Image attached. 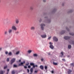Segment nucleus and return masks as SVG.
I'll use <instances>...</instances> for the list:
<instances>
[{"label": "nucleus", "mask_w": 74, "mask_h": 74, "mask_svg": "<svg viewBox=\"0 0 74 74\" xmlns=\"http://www.w3.org/2000/svg\"><path fill=\"white\" fill-rule=\"evenodd\" d=\"M30 10H33V7L31 6L30 7Z\"/></svg>", "instance_id": "obj_17"}, {"label": "nucleus", "mask_w": 74, "mask_h": 74, "mask_svg": "<svg viewBox=\"0 0 74 74\" xmlns=\"http://www.w3.org/2000/svg\"><path fill=\"white\" fill-rule=\"evenodd\" d=\"M15 22L16 24H18L19 23V19H16V20Z\"/></svg>", "instance_id": "obj_10"}, {"label": "nucleus", "mask_w": 74, "mask_h": 74, "mask_svg": "<svg viewBox=\"0 0 74 74\" xmlns=\"http://www.w3.org/2000/svg\"><path fill=\"white\" fill-rule=\"evenodd\" d=\"M27 73H29V70L28 69H27Z\"/></svg>", "instance_id": "obj_40"}, {"label": "nucleus", "mask_w": 74, "mask_h": 74, "mask_svg": "<svg viewBox=\"0 0 74 74\" xmlns=\"http://www.w3.org/2000/svg\"><path fill=\"white\" fill-rule=\"evenodd\" d=\"M19 53H20V52L19 51H17L16 53V55H18V54H19Z\"/></svg>", "instance_id": "obj_18"}, {"label": "nucleus", "mask_w": 74, "mask_h": 74, "mask_svg": "<svg viewBox=\"0 0 74 74\" xmlns=\"http://www.w3.org/2000/svg\"><path fill=\"white\" fill-rule=\"evenodd\" d=\"M53 39L55 41H58V39L56 37H54L53 38Z\"/></svg>", "instance_id": "obj_6"}, {"label": "nucleus", "mask_w": 74, "mask_h": 74, "mask_svg": "<svg viewBox=\"0 0 74 74\" xmlns=\"http://www.w3.org/2000/svg\"><path fill=\"white\" fill-rule=\"evenodd\" d=\"M15 61V59L13 58V59H12L11 62V63H10L11 64H12V63H14Z\"/></svg>", "instance_id": "obj_3"}, {"label": "nucleus", "mask_w": 74, "mask_h": 74, "mask_svg": "<svg viewBox=\"0 0 74 74\" xmlns=\"http://www.w3.org/2000/svg\"><path fill=\"white\" fill-rule=\"evenodd\" d=\"M61 55H62V56L63 55H64L63 52H61Z\"/></svg>", "instance_id": "obj_35"}, {"label": "nucleus", "mask_w": 74, "mask_h": 74, "mask_svg": "<svg viewBox=\"0 0 74 74\" xmlns=\"http://www.w3.org/2000/svg\"><path fill=\"white\" fill-rule=\"evenodd\" d=\"M28 68H29V69H30V68H31V66H30V65H29L28 66Z\"/></svg>", "instance_id": "obj_38"}, {"label": "nucleus", "mask_w": 74, "mask_h": 74, "mask_svg": "<svg viewBox=\"0 0 74 74\" xmlns=\"http://www.w3.org/2000/svg\"><path fill=\"white\" fill-rule=\"evenodd\" d=\"M43 2H44V3H45V2H46V1L45 0H43Z\"/></svg>", "instance_id": "obj_43"}, {"label": "nucleus", "mask_w": 74, "mask_h": 74, "mask_svg": "<svg viewBox=\"0 0 74 74\" xmlns=\"http://www.w3.org/2000/svg\"><path fill=\"white\" fill-rule=\"evenodd\" d=\"M44 60V59L43 58H42L41 59V61H43Z\"/></svg>", "instance_id": "obj_46"}, {"label": "nucleus", "mask_w": 74, "mask_h": 74, "mask_svg": "<svg viewBox=\"0 0 74 74\" xmlns=\"http://www.w3.org/2000/svg\"><path fill=\"white\" fill-rule=\"evenodd\" d=\"M72 42H73L72 41V40H71V42H70V43H71Z\"/></svg>", "instance_id": "obj_51"}, {"label": "nucleus", "mask_w": 74, "mask_h": 74, "mask_svg": "<svg viewBox=\"0 0 74 74\" xmlns=\"http://www.w3.org/2000/svg\"><path fill=\"white\" fill-rule=\"evenodd\" d=\"M24 63H25V62L24 61L23 62H21V64H19L18 66H22L23 65Z\"/></svg>", "instance_id": "obj_9"}, {"label": "nucleus", "mask_w": 74, "mask_h": 74, "mask_svg": "<svg viewBox=\"0 0 74 74\" xmlns=\"http://www.w3.org/2000/svg\"><path fill=\"white\" fill-rule=\"evenodd\" d=\"M70 38V37L69 36H65L64 37V39H65V40H69Z\"/></svg>", "instance_id": "obj_7"}, {"label": "nucleus", "mask_w": 74, "mask_h": 74, "mask_svg": "<svg viewBox=\"0 0 74 74\" xmlns=\"http://www.w3.org/2000/svg\"><path fill=\"white\" fill-rule=\"evenodd\" d=\"M51 73H52V74L54 73V71H51Z\"/></svg>", "instance_id": "obj_39"}, {"label": "nucleus", "mask_w": 74, "mask_h": 74, "mask_svg": "<svg viewBox=\"0 0 74 74\" xmlns=\"http://www.w3.org/2000/svg\"><path fill=\"white\" fill-rule=\"evenodd\" d=\"M7 66H5L4 67V69H7Z\"/></svg>", "instance_id": "obj_28"}, {"label": "nucleus", "mask_w": 74, "mask_h": 74, "mask_svg": "<svg viewBox=\"0 0 74 74\" xmlns=\"http://www.w3.org/2000/svg\"><path fill=\"white\" fill-rule=\"evenodd\" d=\"M33 56L34 57L36 56V57H37V54H34Z\"/></svg>", "instance_id": "obj_20"}, {"label": "nucleus", "mask_w": 74, "mask_h": 74, "mask_svg": "<svg viewBox=\"0 0 74 74\" xmlns=\"http://www.w3.org/2000/svg\"><path fill=\"white\" fill-rule=\"evenodd\" d=\"M1 3V0H0V3Z\"/></svg>", "instance_id": "obj_54"}, {"label": "nucleus", "mask_w": 74, "mask_h": 74, "mask_svg": "<svg viewBox=\"0 0 74 74\" xmlns=\"http://www.w3.org/2000/svg\"><path fill=\"white\" fill-rule=\"evenodd\" d=\"M71 66H74V63H72L71 64Z\"/></svg>", "instance_id": "obj_23"}, {"label": "nucleus", "mask_w": 74, "mask_h": 74, "mask_svg": "<svg viewBox=\"0 0 74 74\" xmlns=\"http://www.w3.org/2000/svg\"><path fill=\"white\" fill-rule=\"evenodd\" d=\"M11 55H12V53H11V52H10L9 53H8V55L9 56Z\"/></svg>", "instance_id": "obj_25"}, {"label": "nucleus", "mask_w": 74, "mask_h": 74, "mask_svg": "<svg viewBox=\"0 0 74 74\" xmlns=\"http://www.w3.org/2000/svg\"><path fill=\"white\" fill-rule=\"evenodd\" d=\"M2 49V48H0V51H1Z\"/></svg>", "instance_id": "obj_49"}, {"label": "nucleus", "mask_w": 74, "mask_h": 74, "mask_svg": "<svg viewBox=\"0 0 74 74\" xmlns=\"http://www.w3.org/2000/svg\"><path fill=\"white\" fill-rule=\"evenodd\" d=\"M49 44H50V45L49 46L50 48H51V49H53L54 48V47H53V46L52 45V44H53L52 43L50 42L49 43Z\"/></svg>", "instance_id": "obj_1"}, {"label": "nucleus", "mask_w": 74, "mask_h": 74, "mask_svg": "<svg viewBox=\"0 0 74 74\" xmlns=\"http://www.w3.org/2000/svg\"><path fill=\"white\" fill-rule=\"evenodd\" d=\"M71 71H72L71 70L69 69V71H68V74H70V73H71Z\"/></svg>", "instance_id": "obj_14"}, {"label": "nucleus", "mask_w": 74, "mask_h": 74, "mask_svg": "<svg viewBox=\"0 0 74 74\" xmlns=\"http://www.w3.org/2000/svg\"><path fill=\"white\" fill-rule=\"evenodd\" d=\"M51 36H50V37H49L48 39V40H49V39H51Z\"/></svg>", "instance_id": "obj_36"}, {"label": "nucleus", "mask_w": 74, "mask_h": 74, "mask_svg": "<svg viewBox=\"0 0 74 74\" xmlns=\"http://www.w3.org/2000/svg\"><path fill=\"white\" fill-rule=\"evenodd\" d=\"M15 33H16V34H18V33H19V32H18V31L16 32Z\"/></svg>", "instance_id": "obj_34"}, {"label": "nucleus", "mask_w": 74, "mask_h": 74, "mask_svg": "<svg viewBox=\"0 0 74 74\" xmlns=\"http://www.w3.org/2000/svg\"><path fill=\"white\" fill-rule=\"evenodd\" d=\"M12 29L13 30H15V31H16V30H17V28L14 25H13V26H12Z\"/></svg>", "instance_id": "obj_2"}, {"label": "nucleus", "mask_w": 74, "mask_h": 74, "mask_svg": "<svg viewBox=\"0 0 74 74\" xmlns=\"http://www.w3.org/2000/svg\"><path fill=\"white\" fill-rule=\"evenodd\" d=\"M12 32V29H9L8 30V32L9 34H11Z\"/></svg>", "instance_id": "obj_11"}, {"label": "nucleus", "mask_w": 74, "mask_h": 74, "mask_svg": "<svg viewBox=\"0 0 74 74\" xmlns=\"http://www.w3.org/2000/svg\"><path fill=\"white\" fill-rule=\"evenodd\" d=\"M8 74V72L6 74Z\"/></svg>", "instance_id": "obj_53"}, {"label": "nucleus", "mask_w": 74, "mask_h": 74, "mask_svg": "<svg viewBox=\"0 0 74 74\" xmlns=\"http://www.w3.org/2000/svg\"><path fill=\"white\" fill-rule=\"evenodd\" d=\"M34 73H38V71H34Z\"/></svg>", "instance_id": "obj_32"}, {"label": "nucleus", "mask_w": 74, "mask_h": 74, "mask_svg": "<svg viewBox=\"0 0 74 74\" xmlns=\"http://www.w3.org/2000/svg\"><path fill=\"white\" fill-rule=\"evenodd\" d=\"M29 63L27 62V63L26 64V66H29Z\"/></svg>", "instance_id": "obj_31"}, {"label": "nucleus", "mask_w": 74, "mask_h": 74, "mask_svg": "<svg viewBox=\"0 0 74 74\" xmlns=\"http://www.w3.org/2000/svg\"><path fill=\"white\" fill-rule=\"evenodd\" d=\"M41 26L42 29V30H44V27H43V26H45V24H42L41 25Z\"/></svg>", "instance_id": "obj_5"}, {"label": "nucleus", "mask_w": 74, "mask_h": 74, "mask_svg": "<svg viewBox=\"0 0 74 74\" xmlns=\"http://www.w3.org/2000/svg\"><path fill=\"white\" fill-rule=\"evenodd\" d=\"M7 62H9V58H8L7 59Z\"/></svg>", "instance_id": "obj_37"}, {"label": "nucleus", "mask_w": 74, "mask_h": 74, "mask_svg": "<svg viewBox=\"0 0 74 74\" xmlns=\"http://www.w3.org/2000/svg\"><path fill=\"white\" fill-rule=\"evenodd\" d=\"M8 33L7 31H5V34H7Z\"/></svg>", "instance_id": "obj_33"}, {"label": "nucleus", "mask_w": 74, "mask_h": 74, "mask_svg": "<svg viewBox=\"0 0 74 74\" xmlns=\"http://www.w3.org/2000/svg\"><path fill=\"white\" fill-rule=\"evenodd\" d=\"M21 62V60H19V62Z\"/></svg>", "instance_id": "obj_50"}, {"label": "nucleus", "mask_w": 74, "mask_h": 74, "mask_svg": "<svg viewBox=\"0 0 74 74\" xmlns=\"http://www.w3.org/2000/svg\"><path fill=\"white\" fill-rule=\"evenodd\" d=\"M28 53H31L32 52V50H29L28 51Z\"/></svg>", "instance_id": "obj_24"}, {"label": "nucleus", "mask_w": 74, "mask_h": 74, "mask_svg": "<svg viewBox=\"0 0 74 74\" xmlns=\"http://www.w3.org/2000/svg\"><path fill=\"white\" fill-rule=\"evenodd\" d=\"M62 34H64L65 33V31H62Z\"/></svg>", "instance_id": "obj_41"}, {"label": "nucleus", "mask_w": 74, "mask_h": 74, "mask_svg": "<svg viewBox=\"0 0 74 74\" xmlns=\"http://www.w3.org/2000/svg\"><path fill=\"white\" fill-rule=\"evenodd\" d=\"M66 29H67V30H68V31H69V29L68 28L66 27Z\"/></svg>", "instance_id": "obj_42"}, {"label": "nucleus", "mask_w": 74, "mask_h": 74, "mask_svg": "<svg viewBox=\"0 0 74 74\" xmlns=\"http://www.w3.org/2000/svg\"><path fill=\"white\" fill-rule=\"evenodd\" d=\"M62 61H63V62H66V60L65 59H62Z\"/></svg>", "instance_id": "obj_30"}, {"label": "nucleus", "mask_w": 74, "mask_h": 74, "mask_svg": "<svg viewBox=\"0 0 74 74\" xmlns=\"http://www.w3.org/2000/svg\"><path fill=\"white\" fill-rule=\"evenodd\" d=\"M30 71L31 73H30V74H32V73H33V68H31L30 70Z\"/></svg>", "instance_id": "obj_12"}, {"label": "nucleus", "mask_w": 74, "mask_h": 74, "mask_svg": "<svg viewBox=\"0 0 74 74\" xmlns=\"http://www.w3.org/2000/svg\"><path fill=\"white\" fill-rule=\"evenodd\" d=\"M24 67L25 69H27V66H24Z\"/></svg>", "instance_id": "obj_45"}, {"label": "nucleus", "mask_w": 74, "mask_h": 74, "mask_svg": "<svg viewBox=\"0 0 74 74\" xmlns=\"http://www.w3.org/2000/svg\"><path fill=\"white\" fill-rule=\"evenodd\" d=\"M0 74H3V71H0Z\"/></svg>", "instance_id": "obj_29"}, {"label": "nucleus", "mask_w": 74, "mask_h": 74, "mask_svg": "<svg viewBox=\"0 0 74 74\" xmlns=\"http://www.w3.org/2000/svg\"><path fill=\"white\" fill-rule=\"evenodd\" d=\"M48 55H50V53H49Z\"/></svg>", "instance_id": "obj_52"}, {"label": "nucleus", "mask_w": 74, "mask_h": 74, "mask_svg": "<svg viewBox=\"0 0 74 74\" xmlns=\"http://www.w3.org/2000/svg\"><path fill=\"white\" fill-rule=\"evenodd\" d=\"M40 68L42 70H44V66L42 65H41L40 66Z\"/></svg>", "instance_id": "obj_15"}, {"label": "nucleus", "mask_w": 74, "mask_h": 74, "mask_svg": "<svg viewBox=\"0 0 74 74\" xmlns=\"http://www.w3.org/2000/svg\"><path fill=\"white\" fill-rule=\"evenodd\" d=\"M7 70L8 72V71H9L10 70L9 69H8Z\"/></svg>", "instance_id": "obj_48"}, {"label": "nucleus", "mask_w": 74, "mask_h": 74, "mask_svg": "<svg viewBox=\"0 0 74 74\" xmlns=\"http://www.w3.org/2000/svg\"><path fill=\"white\" fill-rule=\"evenodd\" d=\"M45 70H47V69H48V67H47V66H45Z\"/></svg>", "instance_id": "obj_26"}, {"label": "nucleus", "mask_w": 74, "mask_h": 74, "mask_svg": "<svg viewBox=\"0 0 74 74\" xmlns=\"http://www.w3.org/2000/svg\"><path fill=\"white\" fill-rule=\"evenodd\" d=\"M12 74H15V71H13L12 72Z\"/></svg>", "instance_id": "obj_27"}, {"label": "nucleus", "mask_w": 74, "mask_h": 74, "mask_svg": "<svg viewBox=\"0 0 74 74\" xmlns=\"http://www.w3.org/2000/svg\"><path fill=\"white\" fill-rule=\"evenodd\" d=\"M5 54H6V55H7V54H8V52L6 51L5 52Z\"/></svg>", "instance_id": "obj_44"}, {"label": "nucleus", "mask_w": 74, "mask_h": 74, "mask_svg": "<svg viewBox=\"0 0 74 74\" xmlns=\"http://www.w3.org/2000/svg\"><path fill=\"white\" fill-rule=\"evenodd\" d=\"M41 36L43 38H46V37H47V35H46L45 34L43 35H41Z\"/></svg>", "instance_id": "obj_8"}, {"label": "nucleus", "mask_w": 74, "mask_h": 74, "mask_svg": "<svg viewBox=\"0 0 74 74\" xmlns=\"http://www.w3.org/2000/svg\"><path fill=\"white\" fill-rule=\"evenodd\" d=\"M35 67H38V66H37V65H35Z\"/></svg>", "instance_id": "obj_47"}, {"label": "nucleus", "mask_w": 74, "mask_h": 74, "mask_svg": "<svg viewBox=\"0 0 74 74\" xmlns=\"http://www.w3.org/2000/svg\"><path fill=\"white\" fill-rule=\"evenodd\" d=\"M18 67V66L14 64L13 66V67Z\"/></svg>", "instance_id": "obj_21"}, {"label": "nucleus", "mask_w": 74, "mask_h": 74, "mask_svg": "<svg viewBox=\"0 0 74 74\" xmlns=\"http://www.w3.org/2000/svg\"><path fill=\"white\" fill-rule=\"evenodd\" d=\"M35 29V27L33 26H32L31 27V30H34Z\"/></svg>", "instance_id": "obj_13"}, {"label": "nucleus", "mask_w": 74, "mask_h": 74, "mask_svg": "<svg viewBox=\"0 0 74 74\" xmlns=\"http://www.w3.org/2000/svg\"><path fill=\"white\" fill-rule=\"evenodd\" d=\"M68 48L69 49L71 48V45H69L68 46Z\"/></svg>", "instance_id": "obj_19"}, {"label": "nucleus", "mask_w": 74, "mask_h": 74, "mask_svg": "<svg viewBox=\"0 0 74 74\" xmlns=\"http://www.w3.org/2000/svg\"><path fill=\"white\" fill-rule=\"evenodd\" d=\"M53 65H55L56 66L58 65V63H57L55 62H53Z\"/></svg>", "instance_id": "obj_16"}, {"label": "nucleus", "mask_w": 74, "mask_h": 74, "mask_svg": "<svg viewBox=\"0 0 74 74\" xmlns=\"http://www.w3.org/2000/svg\"><path fill=\"white\" fill-rule=\"evenodd\" d=\"M30 65L32 66L33 68H35V64H34V63H30Z\"/></svg>", "instance_id": "obj_4"}, {"label": "nucleus", "mask_w": 74, "mask_h": 74, "mask_svg": "<svg viewBox=\"0 0 74 74\" xmlns=\"http://www.w3.org/2000/svg\"><path fill=\"white\" fill-rule=\"evenodd\" d=\"M70 35H71V36H74V34L73 33H70Z\"/></svg>", "instance_id": "obj_22"}]
</instances>
